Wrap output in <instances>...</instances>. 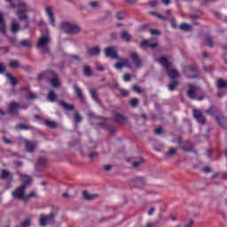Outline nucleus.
I'll return each mask as SVG.
<instances>
[{
    "mask_svg": "<svg viewBox=\"0 0 227 227\" xmlns=\"http://www.w3.org/2000/svg\"><path fill=\"white\" fill-rule=\"evenodd\" d=\"M156 61L165 68L167 75H168L171 80L178 79V77H180V74H178L176 69H171V63L168 58L162 57L157 59Z\"/></svg>",
    "mask_w": 227,
    "mask_h": 227,
    "instance_id": "obj_1",
    "label": "nucleus"
},
{
    "mask_svg": "<svg viewBox=\"0 0 227 227\" xmlns=\"http://www.w3.org/2000/svg\"><path fill=\"white\" fill-rule=\"evenodd\" d=\"M183 74L187 79H201V72L195 65L184 66Z\"/></svg>",
    "mask_w": 227,
    "mask_h": 227,
    "instance_id": "obj_2",
    "label": "nucleus"
},
{
    "mask_svg": "<svg viewBox=\"0 0 227 227\" xmlns=\"http://www.w3.org/2000/svg\"><path fill=\"white\" fill-rule=\"evenodd\" d=\"M60 29L67 35H79L81 33V27L77 23L62 22Z\"/></svg>",
    "mask_w": 227,
    "mask_h": 227,
    "instance_id": "obj_3",
    "label": "nucleus"
},
{
    "mask_svg": "<svg viewBox=\"0 0 227 227\" xmlns=\"http://www.w3.org/2000/svg\"><path fill=\"white\" fill-rule=\"evenodd\" d=\"M52 212L49 215H41L40 216V225L41 226H47L48 224H54V219L58 215V207H52Z\"/></svg>",
    "mask_w": 227,
    "mask_h": 227,
    "instance_id": "obj_4",
    "label": "nucleus"
},
{
    "mask_svg": "<svg viewBox=\"0 0 227 227\" xmlns=\"http://www.w3.org/2000/svg\"><path fill=\"white\" fill-rule=\"evenodd\" d=\"M49 43H51V37H49V35H43L39 38L36 47L37 49H43L41 54H49L50 49L49 46H47Z\"/></svg>",
    "mask_w": 227,
    "mask_h": 227,
    "instance_id": "obj_5",
    "label": "nucleus"
},
{
    "mask_svg": "<svg viewBox=\"0 0 227 227\" xmlns=\"http://www.w3.org/2000/svg\"><path fill=\"white\" fill-rule=\"evenodd\" d=\"M104 51L106 58H110V59H119V61H121V58L118 57V51L116 50V47H106Z\"/></svg>",
    "mask_w": 227,
    "mask_h": 227,
    "instance_id": "obj_6",
    "label": "nucleus"
},
{
    "mask_svg": "<svg viewBox=\"0 0 227 227\" xmlns=\"http://www.w3.org/2000/svg\"><path fill=\"white\" fill-rule=\"evenodd\" d=\"M12 196L14 200H20V201H25L26 200V186H19L12 192Z\"/></svg>",
    "mask_w": 227,
    "mask_h": 227,
    "instance_id": "obj_7",
    "label": "nucleus"
},
{
    "mask_svg": "<svg viewBox=\"0 0 227 227\" xmlns=\"http://www.w3.org/2000/svg\"><path fill=\"white\" fill-rule=\"evenodd\" d=\"M129 58L131 61H133V64L137 68H142L143 67V59H141V57L137 52L131 51L129 53Z\"/></svg>",
    "mask_w": 227,
    "mask_h": 227,
    "instance_id": "obj_8",
    "label": "nucleus"
},
{
    "mask_svg": "<svg viewBox=\"0 0 227 227\" xmlns=\"http://www.w3.org/2000/svg\"><path fill=\"white\" fill-rule=\"evenodd\" d=\"M153 38L148 39V40H144L140 43V47L142 49H144L145 51H146V49H148V47H150L151 49H157V47H159V43H153Z\"/></svg>",
    "mask_w": 227,
    "mask_h": 227,
    "instance_id": "obj_9",
    "label": "nucleus"
},
{
    "mask_svg": "<svg viewBox=\"0 0 227 227\" xmlns=\"http://www.w3.org/2000/svg\"><path fill=\"white\" fill-rule=\"evenodd\" d=\"M7 109L8 114H15L17 116L19 114V109H20V103L12 101L8 105Z\"/></svg>",
    "mask_w": 227,
    "mask_h": 227,
    "instance_id": "obj_10",
    "label": "nucleus"
},
{
    "mask_svg": "<svg viewBox=\"0 0 227 227\" xmlns=\"http://www.w3.org/2000/svg\"><path fill=\"white\" fill-rule=\"evenodd\" d=\"M193 117L195 118L196 121H198V123H200V125H205V123H207V119L205 118L203 113H201L200 110L194 109Z\"/></svg>",
    "mask_w": 227,
    "mask_h": 227,
    "instance_id": "obj_11",
    "label": "nucleus"
},
{
    "mask_svg": "<svg viewBox=\"0 0 227 227\" xmlns=\"http://www.w3.org/2000/svg\"><path fill=\"white\" fill-rule=\"evenodd\" d=\"M50 75H51L53 78L49 80L50 84L52 86V88H59L60 83L59 80V75L54 71H49Z\"/></svg>",
    "mask_w": 227,
    "mask_h": 227,
    "instance_id": "obj_12",
    "label": "nucleus"
},
{
    "mask_svg": "<svg viewBox=\"0 0 227 227\" xmlns=\"http://www.w3.org/2000/svg\"><path fill=\"white\" fill-rule=\"evenodd\" d=\"M215 120L222 129H227V118L223 114L215 115Z\"/></svg>",
    "mask_w": 227,
    "mask_h": 227,
    "instance_id": "obj_13",
    "label": "nucleus"
},
{
    "mask_svg": "<svg viewBox=\"0 0 227 227\" xmlns=\"http://www.w3.org/2000/svg\"><path fill=\"white\" fill-rule=\"evenodd\" d=\"M145 184V178L143 177H135L129 182L130 187H143Z\"/></svg>",
    "mask_w": 227,
    "mask_h": 227,
    "instance_id": "obj_14",
    "label": "nucleus"
},
{
    "mask_svg": "<svg viewBox=\"0 0 227 227\" xmlns=\"http://www.w3.org/2000/svg\"><path fill=\"white\" fill-rule=\"evenodd\" d=\"M183 152H192L195 155H198V151L194 150V143L191 140L184 142V145L182 147Z\"/></svg>",
    "mask_w": 227,
    "mask_h": 227,
    "instance_id": "obj_15",
    "label": "nucleus"
},
{
    "mask_svg": "<svg viewBox=\"0 0 227 227\" xmlns=\"http://www.w3.org/2000/svg\"><path fill=\"white\" fill-rule=\"evenodd\" d=\"M197 91H198V87H196V85L190 84L188 86V90L186 92V95L191 98V100H194L196 98Z\"/></svg>",
    "mask_w": 227,
    "mask_h": 227,
    "instance_id": "obj_16",
    "label": "nucleus"
},
{
    "mask_svg": "<svg viewBox=\"0 0 227 227\" xmlns=\"http://www.w3.org/2000/svg\"><path fill=\"white\" fill-rule=\"evenodd\" d=\"M87 54L90 58L100 56V46H94L87 49Z\"/></svg>",
    "mask_w": 227,
    "mask_h": 227,
    "instance_id": "obj_17",
    "label": "nucleus"
},
{
    "mask_svg": "<svg viewBox=\"0 0 227 227\" xmlns=\"http://www.w3.org/2000/svg\"><path fill=\"white\" fill-rule=\"evenodd\" d=\"M73 88H74L76 98L81 100V102H84V94H82V89H81V87H79L77 83H74L73 85Z\"/></svg>",
    "mask_w": 227,
    "mask_h": 227,
    "instance_id": "obj_18",
    "label": "nucleus"
},
{
    "mask_svg": "<svg viewBox=\"0 0 227 227\" xmlns=\"http://www.w3.org/2000/svg\"><path fill=\"white\" fill-rule=\"evenodd\" d=\"M45 12L49 17L50 24H51L53 27H56V19L54 18V13H52V7L47 6Z\"/></svg>",
    "mask_w": 227,
    "mask_h": 227,
    "instance_id": "obj_19",
    "label": "nucleus"
},
{
    "mask_svg": "<svg viewBox=\"0 0 227 227\" xmlns=\"http://www.w3.org/2000/svg\"><path fill=\"white\" fill-rule=\"evenodd\" d=\"M89 92L92 100H94L96 104H98L101 106V108L104 109V104H102V101H100V99L98 98V94H97V90L90 89Z\"/></svg>",
    "mask_w": 227,
    "mask_h": 227,
    "instance_id": "obj_20",
    "label": "nucleus"
},
{
    "mask_svg": "<svg viewBox=\"0 0 227 227\" xmlns=\"http://www.w3.org/2000/svg\"><path fill=\"white\" fill-rule=\"evenodd\" d=\"M8 178H9L10 184H12V182H13V176L10 173V171L6 169H2L0 173V179L8 180Z\"/></svg>",
    "mask_w": 227,
    "mask_h": 227,
    "instance_id": "obj_21",
    "label": "nucleus"
},
{
    "mask_svg": "<svg viewBox=\"0 0 227 227\" xmlns=\"http://www.w3.org/2000/svg\"><path fill=\"white\" fill-rule=\"evenodd\" d=\"M175 155H178V147H169L168 152L164 153V157L172 159Z\"/></svg>",
    "mask_w": 227,
    "mask_h": 227,
    "instance_id": "obj_22",
    "label": "nucleus"
},
{
    "mask_svg": "<svg viewBox=\"0 0 227 227\" xmlns=\"http://www.w3.org/2000/svg\"><path fill=\"white\" fill-rule=\"evenodd\" d=\"M25 148L28 153H35V150L36 149V145L35 143L25 140Z\"/></svg>",
    "mask_w": 227,
    "mask_h": 227,
    "instance_id": "obj_23",
    "label": "nucleus"
},
{
    "mask_svg": "<svg viewBox=\"0 0 227 227\" xmlns=\"http://www.w3.org/2000/svg\"><path fill=\"white\" fill-rule=\"evenodd\" d=\"M82 196L84 200H86L87 201H93V200H97V198H98L99 195L97 193L90 194V192H88V191H83Z\"/></svg>",
    "mask_w": 227,
    "mask_h": 227,
    "instance_id": "obj_24",
    "label": "nucleus"
},
{
    "mask_svg": "<svg viewBox=\"0 0 227 227\" xmlns=\"http://www.w3.org/2000/svg\"><path fill=\"white\" fill-rule=\"evenodd\" d=\"M21 180H22V185L21 187H25V189H27V187H29V185H31V176L24 175L21 176Z\"/></svg>",
    "mask_w": 227,
    "mask_h": 227,
    "instance_id": "obj_25",
    "label": "nucleus"
},
{
    "mask_svg": "<svg viewBox=\"0 0 227 227\" xmlns=\"http://www.w3.org/2000/svg\"><path fill=\"white\" fill-rule=\"evenodd\" d=\"M0 33L6 35V22L4 21V16L0 12Z\"/></svg>",
    "mask_w": 227,
    "mask_h": 227,
    "instance_id": "obj_26",
    "label": "nucleus"
},
{
    "mask_svg": "<svg viewBox=\"0 0 227 227\" xmlns=\"http://www.w3.org/2000/svg\"><path fill=\"white\" fill-rule=\"evenodd\" d=\"M114 120L116 123H125L127 117L123 116L121 114L116 113L114 114Z\"/></svg>",
    "mask_w": 227,
    "mask_h": 227,
    "instance_id": "obj_27",
    "label": "nucleus"
},
{
    "mask_svg": "<svg viewBox=\"0 0 227 227\" xmlns=\"http://www.w3.org/2000/svg\"><path fill=\"white\" fill-rule=\"evenodd\" d=\"M59 104L65 109V111H74L75 109V106L74 105H68L67 102L63 100H59Z\"/></svg>",
    "mask_w": 227,
    "mask_h": 227,
    "instance_id": "obj_28",
    "label": "nucleus"
},
{
    "mask_svg": "<svg viewBox=\"0 0 227 227\" xmlns=\"http://www.w3.org/2000/svg\"><path fill=\"white\" fill-rule=\"evenodd\" d=\"M27 12V9H21L16 12L20 20H27V19L28 18L27 14H26Z\"/></svg>",
    "mask_w": 227,
    "mask_h": 227,
    "instance_id": "obj_29",
    "label": "nucleus"
},
{
    "mask_svg": "<svg viewBox=\"0 0 227 227\" xmlns=\"http://www.w3.org/2000/svg\"><path fill=\"white\" fill-rule=\"evenodd\" d=\"M180 82L178 80H170V83L168 85L169 91H175L178 88Z\"/></svg>",
    "mask_w": 227,
    "mask_h": 227,
    "instance_id": "obj_30",
    "label": "nucleus"
},
{
    "mask_svg": "<svg viewBox=\"0 0 227 227\" xmlns=\"http://www.w3.org/2000/svg\"><path fill=\"white\" fill-rule=\"evenodd\" d=\"M5 77L10 81L12 86H17V84H19V81L17 80V78H15V76H13V74L6 73Z\"/></svg>",
    "mask_w": 227,
    "mask_h": 227,
    "instance_id": "obj_31",
    "label": "nucleus"
},
{
    "mask_svg": "<svg viewBox=\"0 0 227 227\" xmlns=\"http://www.w3.org/2000/svg\"><path fill=\"white\" fill-rule=\"evenodd\" d=\"M16 129L17 130H34L35 127L24 123H19L16 125Z\"/></svg>",
    "mask_w": 227,
    "mask_h": 227,
    "instance_id": "obj_32",
    "label": "nucleus"
},
{
    "mask_svg": "<svg viewBox=\"0 0 227 227\" xmlns=\"http://www.w3.org/2000/svg\"><path fill=\"white\" fill-rule=\"evenodd\" d=\"M82 72L85 77H91V75H93V71L91 70V67L90 66H83Z\"/></svg>",
    "mask_w": 227,
    "mask_h": 227,
    "instance_id": "obj_33",
    "label": "nucleus"
},
{
    "mask_svg": "<svg viewBox=\"0 0 227 227\" xmlns=\"http://www.w3.org/2000/svg\"><path fill=\"white\" fill-rule=\"evenodd\" d=\"M121 61L123 62H117L114 65V68H117V70H121L123 67H129V60L121 59Z\"/></svg>",
    "mask_w": 227,
    "mask_h": 227,
    "instance_id": "obj_34",
    "label": "nucleus"
},
{
    "mask_svg": "<svg viewBox=\"0 0 227 227\" xmlns=\"http://www.w3.org/2000/svg\"><path fill=\"white\" fill-rule=\"evenodd\" d=\"M121 40H123L124 42H127V43H129L130 42V40L132 39V36H130L129 35V32L126 31V30H123L121 33Z\"/></svg>",
    "mask_w": 227,
    "mask_h": 227,
    "instance_id": "obj_35",
    "label": "nucleus"
},
{
    "mask_svg": "<svg viewBox=\"0 0 227 227\" xmlns=\"http://www.w3.org/2000/svg\"><path fill=\"white\" fill-rule=\"evenodd\" d=\"M216 86L220 90H224V88H227L226 81H224V79H223V78H219L216 81Z\"/></svg>",
    "mask_w": 227,
    "mask_h": 227,
    "instance_id": "obj_36",
    "label": "nucleus"
},
{
    "mask_svg": "<svg viewBox=\"0 0 227 227\" xmlns=\"http://www.w3.org/2000/svg\"><path fill=\"white\" fill-rule=\"evenodd\" d=\"M11 31L12 33H13L14 35H17V33H19V31H20V25H19L16 22H12L11 24Z\"/></svg>",
    "mask_w": 227,
    "mask_h": 227,
    "instance_id": "obj_37",
    "label": "nucleus"
},
{
    "mask_svg": "<svg viewBox=\"0 0 227 227\" xmlns=\"http://www.w3.org/2000/svg\"><path fill=\"white\" fill-rule=\"evenodd\" d=\"M44 125L46 127H49V129H57L58 128V123L54 121H44Z\"/></svg>",
    "mask_w": 227,
    "mask_h": 227,
    "instance_id": "obj_38",
    "label": "nucleus"
},
{
    "mask_svg": "<svg viewBox=\"0 0 227 227\" xmlns=\"http://www.w3.org/2000/svg\"><path fill=\"white\" fill-rule=\"evenodd\" d=\"M9 67L11 68H22V66L20 65V62L19 60H12L9 63Z\"/></svg>",
    "mask_w": 227,
    "mask_h": 227,
    "instance_id": "obj_39",
    "label": "nucleus"
},
{
    "mask_svg": "<svg viewBox=\"0 0 227 227\" xmlns=\"http://www.w3.org/2000/svg\"><path fill=\"white\" fill-rule=\"evenodd\" d=\"M32 198H38V194H36V192L32 191L28 194H25V201H29Z\"/></svg>",
    "mask_w": 227,
    "mask_h": 227,
    "instance_id": "obj_40",
    "label": "nucleus"
},
{
    "mask_svg": "<svg viewBox=\"0 0 227 227\" xmlns=\"http://www.w3.org/2000/svg\"><path fill=\"white\" fill-rule=\"evenodd\" d=\"M190 19L192 20V26H199L200 25V23L198 22V19H200V15L192 14V15H190Z\"/></svg>",
    "mask_w": 227,
    "mask_h": 227,
    "instance_id": "obj_41",
    "label": "nucleus"
},
{
    "mask_svg": "<svg viewBox=\"0 0 227 227\" xmlns=\"http://www.w3.org/2000/svg\"><path fill=\"white\" fill-rule=\"evenodd\" d=\"M56 98H58L56 92H54V90H50L48 93V99L50 102H56Z\"/></svg>",
    "mask_w": 227,
    "mask_h": 227,
    "instance_id": "obj_42",
    "label": "nucleus"
},
{
    "mask_svg": "<svg viewBox=\"0 0 227 227\" xmlns=\"http://www.w3.org/2000/svg\"><path fill=\"white\" fill-rule=\"evenodd\" d=\"M74 119L75 125H79V123L82 121V116H81L77 112L74 114Z\"/></svg>",
    "mask_w": 227,
    "mask_h": 227,
    "instance_id": "obj_43",
    "label": "nucleus"
},
{
    "mask_svg": "<svg viewBox=\"0 0 227 227\" xmlns=\"http://www.w3.org/2000/svg\"><path fill=\"white\" fill-rule=\"evenodd\" d=\"M205 42L207 45L209 46L210 48L214 47V38H212V36L207 35L205 38Z\"/></svg>",
    "mask_w": 227,
    "mask_h": 227,
    "instance_id": "obj_44",
    "label": "nucleus"
},
{
    "mask_svg": "<svg viewBox=\"0 0 227 227\" xmlns=\"http://www.w3.org/2000/svg\"><path fill=\"white\" fill-rule=\"evenodd\" d=\"M129 106L133 108L137 107L139 106V99L137 98H131V100L129 101Z\"/></svg>",
    "mask_w": 227,
    "mask_h": 227,
    "instance_id": "obj_45",
    "label": "nucleus"
},
{
    "mask_svg": "<svg viewBox=\"0 0 227 227\" xmlns=\"http://www.w3.org/2000/svg\"><path fill=\"white\" fill-rule=\"evenodd\" d=\"M38 165L41 166V168H47V159L39 158L38 159Z\"/></svg>",
    "mask_w": 227,
    "mask_h": 227,
    "instance_id": "obj_46",
    "label": "nucleus"
},
{
    "mask_svg": "<svg viewBox=\"0 0 227 227\" xmlns=\"http://www.w3.org/2000/svg\"><path fill=\"white\" fill-rule=\"evenodd\" d=\"M180 29L182 31H191V25H189L187 23H182L180 25Z\"/></svg>",
    "mask_w": 227,
    "mask_h": 227,
    "instance_id": "obj_47",
    "label": "nucleus"
},
{
    "mask_svg": "<svg viewBox=\"0 0 227 227\" xmlns=\"http://www.w3.org/2000/svg\"><path fill=\"white\" fill-rule=\"evenodd\" d=\"M131 90L135 91V93H137L138 95H141V93H143V89H141V87L137 85H133Z\"/></svg>",
    "mask_w": 227,
    "mask_h": 227,
    "instance_id": "obj_48",
    "label": "nucleus"
},
{
    "mask_svg": "<svg viewBox=\"0 0 227 227\" xmlns=\"http://www.w3.org/2000/svg\"><path fill=\"white\" fill-rule=\"evenodd\" d=\"M149 33H151V35L153 36H160V31L157 28H151L149 29Z\"/></svg>",
    "mask_w": 227,
    "mask_h": 227,
    "instance_id": "obj_49",
    "label": "nucleus"
},
{
    "mask_svg": "<svg viewBox=\"0 0 227 227\" xmlns=\"http://www.w3.org/2000/svg\"><path fill=\"white\" fill-rule=\"evenodd\" d=\"M154 134H156V136H161V134H164V128H162V126L158 127L154 130Z\"/></svg>",
    "mask_w": 227,
    "mask_h": 227,
    "instance_id": "obj_50",
    "label": "nucleus"
},
{
    "mask_svg": "<svg viewBox=\"0 0 227 227\" xmlns=\"http://www.w3.org/2000/svg\"><path fill=\"white\" fill-rule=\"evenodd\" d=\"M116 17H117L118 20H123V19H125V17H126V13H125V12H119L116 14Z\"/></svg>",
    "mask_w": 227,
    "mask_h": 227,
    "instance_id": "obj_51",
    "label": "nucleus"
},
{
    "mask_svg": "<svg viewBox=\"0 0 227 227\" xmlns=\"http://www.w3.org/2000/svg\"><path fill=\"white\" fill-rule=\"evenodd\" d=\"M145 162V159L141 158L138 161H133V168H139L140 164H143Z\"/></svg>",
    "mask_w": 227,
    "mask_h": 227,
    "instance_id": "obj_52",
    "label": "nucleus"
},
{
    "mask_svg": "<svg viewBox=\"0 0 227 227\" xmlns=\"http://www.w3.org/2000/svg\"><path fill=\"white\" fill-rule=\"evenodd\" d=\"M89 6L92 8L93 10H96V8H98L100 6V4L98 2H90L89 3Z\"/></svg>",
    "mask_w": 227,
    "mask_h": 227,
    "instance_id": "obj_53",
    "label": "nucleus"
},
{
    "mask_svg": "<svg viewBox=\"0 0 227 227\" xmlns=\"http://www.w3.org/2000/svg\"><path fill=\"white\" fill-rule=\"evenodd\" d=\"M51 74L48 72H44V73H42L38 75V81L41 82V81H43V79H45V77H47V74Z\"/></svg>",
    "mask_w": 227,
    "mask_h": 227,
    "instance_id": "obj_54",
    "label": "nucleus"
},
{
    "mask_svg": "<svg viewBox=\"0 0 227 227\" xmlns=\"http://www.w3.org/2000/svg\"><path fill=\"white\" fill-rule=\"evenodd\" d=\"M99 127H102V129H109V125L107 124V121L104 119L100 123Z\"/></svg>",
    "mask_w": 227,
    "mask_h": 227,
    "instance_id": "obj_55",
    "label": "nucleus"
},
{
    "mask_svg": "<svg viewBox=\"0 0 227 227\" xmlns=\"http://www.w3.org/2000/svg\"><path fill=\"white\" fill-rule=\"evenodd\" d=\"M214 109L215 106H211L207 110H206L207 114H209L210 116H214Z\"/></svg>",
    "mask_w": 227,
    "mask_h": 227,
    "instance_id": "obj_56",
    "label": "nucleus"
},
{
    "mask_svg": "<svg viewBox=\"0 0 227 227\" xmlns=\"http://www.w3.org/2000/svg\"><path fill=\"white\" fill-rule=\"evenodd\" d=\"M21 47H31V43H29L27 40H23L20 43Z\"/></svg>",
    "mask_w": 227,
    "mask_h": 227,
    "instance_id": "obj_57",
    "label": "nucleus"
},
{
    "mask_svg": "<svg viewBox=\"0 0 227 227\" xmlns=\"http://www.w3.org/2000/svg\"><path fill=\"white\" fill-rule=\"evenodd\" d=\"M27 100H33V98H36V95L35 93L30 92L26 96Z\"/></svg>",
    "mask_w": 227,
    "mask_h": 227,
    "instance_id": "obj_58",
    "label": "nucleus"
},
{
    "mask_svg": "<svg viewBox=\"0 0 227 227\" xmlns=\"http://www.w3.org/2000/svg\"><path fill=\"white\" fill-rule=\"evenodd\" d=\"M203 70H204V72H207V73L212 72V70H214V67H212V66H209V67L204 66Z\"/></svg>",
    "mask_w": 227,
    "mask_h": 227,
    "instance_id": "obj_59",
    "label": "nucleus"
},
{
    "mask_svg": "<svg viewBox=\"0 0 227 227\" xmlns=\"http://www.w3.org/2000/svg\"><path fill=\"white\" fill-rule=\"evenodd\" d=\"M6 72V65L0 63V74H4Z\"/></svg>",
    "mask_w": 227,
    "mask_h": 227,
    "instance_id": "obj_60",
    "label": "nucleus"
},
{
    "mask_svg": "<svg viewBox=\"0 0 227 227\" xmlns=\"http://www.w3.org/2000/svg\"><path fill=\"white\" fill-rule=\"evenodd\" d=\"M119 90L121 91V95L122 97H127L129 95V90H127L125 89H120Z\"/></svg>",
    "mask_w": 227,
    "mask_h": 227,
    "instance_id": "obj_61",
    "label": "nucleus"
},
{
    "mask_svg": "<svg viewBox=\"0 0 227 227\" xmlns=\"http://www.w3.org/2000/svg\"><path fill=\"white\" fill-rule=\"evenodd\" d=\"M89 157L90 159H97V157H98V152H92V153H90Z\"/></svg>",
    "mask_w": 227,
    "mask_h": 227,
    "instance_id": "obj_62",
    "label": "nucleus"
},
{
    "mask_svg": "<svg viewBox=\"0 0 227 227\" xmlns=\"http://www.w3.org/2000/svg\"><path fill=\"white\" fill-rule=\"evenodd\" d=\"M14 165L16 168H22V166H24V162H22L21 160H16L14 161Z\"/></svg>",
    "mask_w": 227,
    "mask_h": 227,
    "instance_id": "obj_63",
    "label": "nucleus"
},
{
    "mask_svg": "<svg viewBox=\"0 0 227 227\" xmlns=\"http://www.w3.org/2000/svg\"><path fill=\"white\" fill-rule=\"evenodd\" d=\"M123 79H124V81H125L126 82H129V81H130V79H131V76H130V74H124Z\"/></svg>",
    "mask_w": 227,
    "mask_h": 227,
    "instance_id": "obj_64",
    "label": "nucleus"
}]
</instances>
